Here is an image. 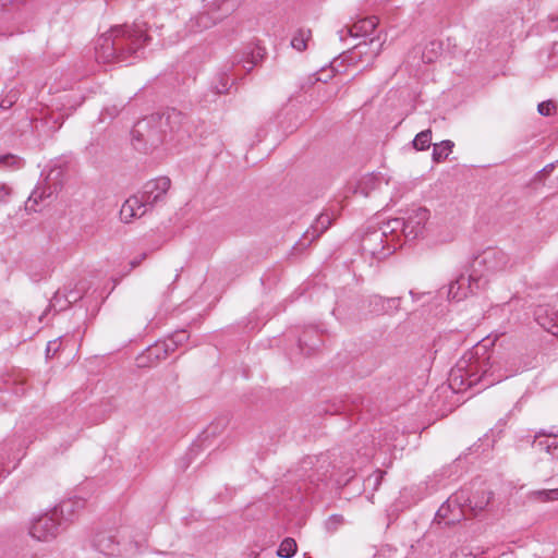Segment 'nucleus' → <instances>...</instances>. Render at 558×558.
Segmentation results:
<instances>
[{"label": "nucleus", "mask_w": 558, "mask_h": 558, "mask_svg": "<svg viewBox=\"0 0 558 558\" xmlns=\"http://www.w3.org/2000/svg\"><path fill=\"white\" fill-rule=\"evenodd\" d=\"M501 362L499 353L488 350L484 344H476L474 350L464 355L449 373V386L454 392L480 386L488 388L512 376Z\"/></svg>", "instance_id": "f257e3e1"}, {"label": "nucleus", "mask_w": 558, "mask_h": 558, "mask_svg": "<svg viewBox=\"0 0 558 558\" xmlns=\"http://www.w3.org/2000/svg\"><path fill=\"white\" fill-rule=\"evenodd\" d=\"M149 41L150 37L138 25L114 26L98 38L95 47L96 59L102 63L129 65L135 60L145 58Z\"/></svg>", "instance_id": "f03ea898"}, {"label": "nucleus", "mask_w": 558, "mask_h": 558, "mask_svg": "<svg viewBox=\"0 0 558 558\" xmlns=\"http://www.w3.org/2000/svg\"><path fill=\"white\" fill-rule=\"evenodd\" d=\"M170 185L171 181L167 177H160L146 182L140 194L129 197L122 205L120 209L121 220L129 223L133 218H140L145 215L155 205L163 203Z\"/></svg>", "instance_id": "7ed1b4c3"}, {"label": "nucleus", "mask_w": 558, "mask_h": 558, "mask_svg": "<svg viewBox=\"0 0 558 558\" xmlns=\"http://www.w3.org/2000/svg\"><path fill=\"white\" fill-rule=\"evenodd\" d=\"M131 134L134 148L141 151H147L165 142L162 124L157 112L137 121Z\"/></svg>", "instance_id": "20e7f679"}, {"label": "nucleus", "mask_w": 558, "mask_h": 558, "mask_svg": "<svg viewBox=\"0 0 558 558\" xmlns=\"http://www.w3.org/2000/svg\"><path fill=\"white\" fill-rule=\"evenodd\" d=\"M513 265L512 258L502 250L488 247L474 257L471 268L477 274H483V279H486L487 274L506 271L511 269Z\"/></svg>", "instance_id": "39448f33"}, {"label": "nucleus", "mask_w": 558, "mask_h": 558, "mask_svg": "<svg viewBox=\"0 0 558 558\" xmlns=\"http://www.w3.org/2000/svg\"><path fill=\"white\" fill-rule=\"evenodd\" d=\"M162 124L165 142H182L190 136L191 125L189 118L182 111L175 108H167L162 112H157Z\"/></svg>", "instance_id": "423d86ee"}, {"label": "nucleus", "mask_w": 558, "mask_h": 558, "mask_svg": "<svg viewBox=\"0 0 558 558\" xmlns=\"http://www.w3.org/2000/svg\"><path fill=\"white\" fill-rule=\"evenodd\" d=\"M361 248L376 259H384L391 255L397 246L389 241L387 230L373 229L363 235Z\"/></svg>", "instance_id": "0eeeda50"}, {"label": "nucleus", "mask_w": 558, "mask_h": 558, "mask_svg": "<svg viewBox=\"0 0 558 558\" xmlns=\"http://www.w3.org/2000/svg\"><path fill=\"white\" fill-rule=\"evenodd\" d=\"M487 282V279H483V274H477L471 268L469 276L460 275L449 284L448 298L449 300L460 302L468 298L469 294H474L484 289Z\"/></svg>", "instance_id": "6e6552de"}, {"label": "nucleus", "mask_w": 558, "mask_h": 558, "mask_svg": "<svg viewBox=\"0 0 558 558\" xmlns=\"http://www.w3.org/2000/svg\"><path fill=\"white\" fill-rule=\"evenodd\" d=\"M238 7V0H215L206 11L195 17V24L201 29L209 28L234 12Z\"/></svg>", "instance_id": "1a4fd4ad"}, {"label": "nucleus", "mask_w": 558, "mask_h": 558, "mask_svg": "<svg viewBox=\"0 0 558 558\" xmlns=\"http://www.w3.org/2000/svg\"><path fill=\"white\" fill-rule=\"evenodd\" d=\"M462 499H464V490L451 495L437 510L435 520L439 524L452 525L466 519V510Z\"/></svg>", "instance_id": "9d476101"}, {"label": "nucleus", "mask_w": 558, "mask_h": 558, "mask_svg": "<svg viewBox=\"0 0 558 558\" xmlns=\"http://www.w3.org/2000/svg\"><path fill=\"white\" fill-rule=\"evenodd\" d=\"M61 529L62 521L51 510L32 522L29 534L37 541L48 542L57 537Z\"/></svg>", "instance_id": "9b49d317"}, {"label": "nucleus", "mask_w": 558, "mask_h": 558, "mask_svg": "<svg viewBox=\"0 0 558 558\" xmlns=\"http://www.w3.org/2000/svg\"><path fill=\"white\" fill-rule=\"evenodd\" d=\"M429 219V210L424 207L412 208L408 211L404 221V239L413 241L424 232L425 225Z\"/></svg>", "instance_id": "f8f14e48"}, {"label": "nucleus", "mask_w": 558, "mask_h": 558, "mask_svg": "<svg viewBox=\"0 0 558 558\" xmlns=\"http://www.w3.org/2000/svg\"><path fill=\"white\" fill-rule=\"evenodd\" d=\"M536 323L546 331L558 336V302L555 305H538L534 311Z\"/></svg>", "instance_id": "ddd939ff"}, {"label": "nucleus", "mask_w": 558, "mask_h": 558, "mask_svg": "<svg viewBox=\"0 0 558 558\" xmlns=\"http://www.w3.org/2000/svg\"><path fill=\"white\" fill-rule=\"evenodd\" d=\"M327 463V457L320 456V457H306L301 462V469L304 472H310L306 474V480L310 482V484L317 485L318 482L324 481V478L327 477L328 470L325 469L324 471H320V469H324V464Z\"/></svg>", "instance_id": "4468645a"}, {"label": "nucleus", "mask_w": 558, "mask_h": 558, "mask_svg": "<svg viewBox=\"0 0 558 558\" xmlns=\"http://www.w3.org/2000/svg\"><path fill=\"white\" fill-rule=\"evenodd\" d=\"M57 192V185H50L46 182H39L33 192L31 193L29 197L27 198L25 203V209L29 213H36L39 209L37 206L45 202L46 199L52 197V195Z\"/></svg>", "instance_id": "2eb2a0df"}, {"label": "nucleus", "mask_w": 558, "mask_h": 558, "mask_svg": "<svg viewBox=\"0 0 558 558\" xmlns=\"http://www.w3.org/2000/svg\"><path fill=\"white\" fill-rule=\"evenodd\" d=\"M493 494L485 489L477 490L471 497L466 495L464 492V499H462V504L466 510V517L469 512L473 515H477L482 512L490 502Z\"/></svg>", "instance_id": "dca6fc26"}, {"label": "nucleus", "mask_w": 558, "mask_h": 558, "mask_svg": "<svg viewBox=\"0 0 558 558\" xmlns=\"http://www.w3.org/2000/svg\"><path fill=\"white\" fill-rule=\"evenodd\" d=\"M85 501L81 498H73L61 501L52 510L54 515L62 521V524L74 519L75 514L84 507Z\"/></svg>", "instance_id": "f3484780"}, {"label": "nucleus", "mask_w": 558, "mask_h": 558, "mask_svg": "<svg viewBox=\"0 0 558 558\" xmlns=\"http://www.w3.org/2000/svg\"><path fill=\"white\" fill-rule=\"evenodd\" d=\"M93 545L96 550L108 556H113L119 553V543L110 532L98 533L93 541Z\"/></svg>", "instance_id": "a211bd4d"}, {"label": "nucleus", "mask_w": 558, "mask_h": 558, "mask_svg": "<svg viewBox=\"0 0 558 558\" xmlns=\"http://www.w3.org/2000/svg\"><path fill=\"white\" fill-rule=\"evenodd\" d=\"M322 343L323 341L320 336L315 328L305 330L299 338V348L301 352L306 355L314 353L322 345Z\"/></svg>", "instance_id": "6ab92c4d"}, {"label": "nucleus", "mask_w": 558, "mask_h": 558, "mask_svg": "<svg viewBox=\"0 0 558 558\" xmlns=\"http://www.w3.org/2000/svg\"><path fill=\"white\" fill-rule=\"evenodd\" d=\"M331 225L330 217L328 215H320L314 226H312V230H307L303 239L298 243L300 246H304L307 243L313 242L315 239L319 238L322 233H324L329 226Z\"/></svg>", "instance_id": "aec40b11"}, {"label": "nucleus", "mask_w": 558, "mask_h": 558, "mask_svg": "<svg viewBox=\"0 0 558 558\" xmlns=\"http://www.w3.org/2000/svg\"><path fill=\"white\" fill-rule=\"evenodd\" d=\"M378 24L376 16H367L355 22L349 29L352 37H366L373 34Z\"/></svg>", "instance_id": "412c9836"}, {"label": "nucleus", "mask_w": 558, "mask_h": 558, "mask_svg": "<svg viewBox=\"0 0 558 558\" xmlns=\"http://www.w3.org/2000/svg\"><path fill=\"white\" fill-rule=\"evenodd\" d=\"M263 57L264 50L262 48H257L254 51L244 52L241 57L236 56L232 62V66L242 64L243 70L248 73L263 59Z\"/></svg>", "instance_id": "4be33fe9"}, {"label": "nucleus", "mask_w": 558, "mask_h": 558, "mask_svg": "<svg viewBox=\"0 0 558 558\" xmlns=\"http://www.w3.org/2000/svg\"><path fill=\"white\" fill-rule=\"evenodd\" d=\"M380 185V178L374 174H367L363 177L356 186L355 193H359L365 197L369 195V193L376 190Z\"/></svg>", "instance_id": "5701e85b"}, {"label": "nucleus", "mask_w": 558, "mask_h": 558, "mask_svg": "<svg viewBox=\"0 0 558 558\" xmlns=\"http://www.w3.org/2000/svg\"><path fill=\"white\" fill-rule=\"evenodd\" d=\"M10 391L15 396H23L25 393V380L20 375H10L4 380V387L0 388V391Z\"/></svg>", "instance_id": "b1692460"}, {"label": "nucleus", "mask_w": 558, "mask_h": 558, "mask_svg": "<svg viewBox=\"0 0 558 558\" xmlns=\"http://www.w3.org/2000/svg\"><path fill=\"white\" fill-rule=\"evenodd\" d=\"M170 352H171V350L168 349V344L163 340V341H158L154 345L149 347L146 350V356L150 361L158 362L160 360L166 359Z\"/></svg>", "instance_id": "393cba45"}, {"label": "nucleus", "mask_w": 558, "mask_h": 558, "mask_svg": "<svg viewBox=\"0 0 558 558\" xmlns=\"http://www.w3.org/2000/svg\"><path fill=\"white\" fill-rule=\"evenodd\" d=\"M312 39V31L306 28H299L291 39V46L298 51H304L307 48V43Z\"/></svg>", "instance_id": "a878e982"}, {"label": "nucleus", "mask_w": 558, "mask_h": 558, "mask_svg": "<svg viewBox=\"0 0 558 558\" xmlns=\"http://www.w3.org/2000/svg\"><path fill=\"white\" fill-rule=\"evenodd\" d=\"M379 230H387V235L389 236V241L395 244V240L398 238L397 232L401 231L404 236V221L403 218H395L388 220L383 228Z\"/></svg>", "instance_id": "bb28decb"}, {"label": "nucleus", "mask_w": 558, "mask_h": 558, "mask_svg": "<svg viewBox=\"0 0 558 558\" xmlns=\"http://www.w3.org/2000/svg\"><path fill=\"white\" fill-rule=\"evenodd\" d=\"M454 144L453 142L446 140L440 143L434 144L433 147V160L435 162H440L445 160L449 154L452 151Z\"/></svg>", "instance_id": "cd10ccee"}, {"label": "nucleus", "mask_w": 558, "mask_h": 558, "mask_svg": "<svg viewBox=\"0 0 558 558\" xmlns=\"http://www.w3.org/2000/svg\"><path fill=\"white\" fill-rule=\"evenodd\" d=\"M442 45L439 41L433 40L428 43L422 51V59L425 63L434 62L441 53Z\"/></svg>", "instance_id": "c85d7f7f"}, {"label": "nucleus", "mask_w": 558, "mask_h": 558, "mask_svg": "<svg viewBox=\"0 0 558 558\" xmlns=\"http://www.w3.org/2000/svg\"><path fill=\"white\" fill-rule=\"evenodd\" d=\"M557 436L556 435H545L539 434L535 436L533 441V447L537 448L541 451H545L549 453L556 444Z\"/></svg>", "instance_id": "c756f323"}, {"label": "nucleus", "mask_w": 558, "mask_h": 558, "mask_svg": "<svg viewBox=\"0 0 558 558\" xmlns=\"http://www.w3.org/2000/svg\"><path fill=\"white\" fill-rule=\"evenodd\" d=\"M233 85V81H230V76L226 73H219L216 82L211 86V90L215 95H221L228 93L230 87Z\"/></svg>", "instance_id": "7c9ffc66"}, {"label": "nucleus", "mask_w": 558, "mask_h": 558, "mask_svg": "<svg viewBox=\"0 0 558 558\" xmlns=\"http://www.w3.org/2000/svg\"><path fill=\"white\" fill-rule=\"evenodd\" d=\"M298 545L294 538L286 537L279 545L277 555L281 558H291L295 555Z\"/></svg>", "instance_id": "2f4dec72"}, {"label": "nucleus", "mask_w": 558, "mask_h": 558, "mask_svg": "<svg viewBox=\"0 0 558 558\" xmlns=\"http://www.w3.org/2000/svg\"><path fill=\"white\" fill-rule=\"evenodd\" d=\"M189 339V333L186 330H177L174 331L170 337H168L165 341L168 344V349L173 352L177 350L180 345H182L185 341Z\"/></svg>", "instance_id": "473e14b6"}, {"label": "nucleus", "mask_w": 558, "mask_h": 558, "mask_svg": "<svg viewBox=\"0 0 558 558\" xmlns=\"http://www.w3.org/2000/svg\"><path fill=\"white\" fill-rule=\"evenodd\" d=\"M432 142V131L430 130H424L416 134V136L413 140V146L417 150H425L429 148Z\"/></svg>", "instance_id": "72a5a7b5"}, {"label": "nucleus", "mask_w": 558, "mask_h": 558, "mask_svg": "<svg viewBox=\"0 0 558 558\" xmlns=\"http://www.w3.org/2000/svg\"><path fill=\"white\" fill-rule=\"evenodd\" d=\"M368 312L376 315L385 314V298L378 294L371 295L367 300Z\"/></svg>", "instance_id": "f704fd0d"}, {"label": "nucleus", "mask_w": 558, "mask_h": 558, "mask_svg": "<svg viewBox=\"0 0 558 558\" xmlns=\"http://www.w3.org/2000/svg\"><path fill=\"white\" fill-rule=\"evenodd\" d=\"M23 165H24L23 159H21L20 157L15 156V155L7 154V155L0 156V167L19 169V168L23 167Z\"/></svg>", "instance_id": "c9c22d12"}, {"label": "nucleus", "mask_w": 558, "mask_h": 558, "mask_svg": "<svg viewBox=\"0 0 558 558\" xmlns=\"http://www.w3.org/2000/svg\"><path fill=\"white\" fill-rule=\"evenodd\" d=\"M533 495L537 500L543 502L558 500V488L537 490L534 492Z\"/></svg>", "instance_id": "e433bc0d"}, {"label": "nucleus", "mask_w": 558, "mask_h": 558, "mask_svg": "<svg viewBox=\"0 0 558 558\" xmlns=\"http://www.w3.org/2000/svg\"><path fill=\"white\" fill-rule=\"evenodd\" d=\"M401 298H385V314H393L400 310Z\"/></svg>", "instance_id": "4c0bfd02"}, {"label": "nucleus", "mask_w": 558, "mask_h": 558, "mask_svg": "<svg viewBox=\"0 0 558 558\" xmlns=\"http://www.w3.org/2000/svg\"><path fill=\"white\" fill-rule=\"evenodd\" d=\"M557 110V106L553 100H546L537 106V111L539 114L548 117L553 114Z\"/></svg>", "instance_id": "58836bf2"}, {"label": "nucleus", "mask_w": 558, "mask_h": 558, "mask_svg": "<svg viewBox=\"0 0 558 558\" xmlns=\"http://www.w3.org/2000/svg\"><path fill=\"white\" fill-rule=\"evenodd\" d=\"M385 472L384 471H380V470H377L375 471L372 475H369L366 480V483L368 485H372L373 486V489H378V487L380 486L381 484V481H383V476H384Z\"/></svg>", "instance_id": "ea45409f"}, {"label": "nucleus", "mask_w": 558, "mask_h": 558, "mask_svg": "<svg viewBox=\"0 0 558 558\" xmlns=\"http://www.w3.org/2000/svg\"><path fill=\"white\" fill-rule=\"evenodd\" d=\"M343 517L341 514H332L328 518L326 526L328 531H336L339 525L343 523Z\"/></svg>", "instance_id": "a19ab883"}, {"label": "nucleus", "mask_w": 558, "mask_h": 558, "mask_svg": "<svg viewBox=\"0 0 558 558\" xmlns=\"http://www.w3.org/2000/svg\"><path fill=\"white\" fill-rule=\"evenodd\" d=\"M11 187L5 184L0 185V204H7L11 195Z\"/></svg>", "instance_id": "79ce46f5"}, {"label": "nucleus", "mask_w": 558, "mask_h": 558, "mask_svg": "<svg viewBox=\"0 0 558 558\" xmlns=\"http://www.w3.org/2000/svg\"><path fill=\"white\" fill-rule=\"evenodd\" d=\"M120 111V108L118 106H113L112 108L106 107L101 113L100 119L105 120V116H108L110 119L114 118Z\"/></svg>", "instance_id": "37998d69"}, {"label": "nucleus", "mask_w": 558, "mask_h": 558, "mask_svg": "<svg viewBox=\"0 0 558 558\" xmlns=\"http://www.w3.org/2000/svg\"><path fill=\"white\" fill-rule=\"evenodd\" d=\"M77 430L78 429H77L76 424L70 428V434H69V439L66 440V446H69L75 439Z\"/></svg>", "instance_id": "c03bdc74"}, {"label": "nucleus", "mask_w": 558, "mask_h": 558, "mask_svg": "<svg viewBox=\"0 0 558 558\" xmlns=\"http://www.w3.org/2000/svg\"><path fill=\"white\" fill-rule=\"evenodd\" d=\"M555 168V163H549L547 166H545L541 171L539 173H544V174H548L550 173Z\"/></svg>", "instance_id": "a18cd8bd"}, {"label": "nucleus", "mask_w": 558, "mask_h": 558, "mask_svg": "<svg viewBox=\"0 0 558 558\" xmlns=\"http://www.w3.org/2000/svg\"><path fill=\"white\" fill-rule=\"evenodd\" d=\"M145 257H146V254L144 253V254H142V255H141V257H140L138 259H133V260L130 263L131 268H135V267H137V266L141 264V262H142Z\"/></svg>", "instance_id": "49530a36"}, {"label": "nucleus", "mask_w": 558, "mask_h": 558, "mask_svg": "<svg viewBox=\"0 0 558 558\" xmlns=\"http://www.w3.org/2000/svg\"><path fill=\"white\" fill-rule=\"evenodd\" d=\"M549 454H550L554 459H558V438L556 439V444L554 445V448L551 449V451L549 452Z\"/></svg>", "instance_id": "de8ad7c7"}, {"label": "nucleus", "mask_w": 558, "mask_h": 558, "mask_svg": "<svg viewBox=\"0 0 558 558\" xmlns=\"http://www.w3.org/2000/svg\"><path fill=\"white\" fill-rule=\"evenodd\" d=\"M556 54H558V43L554 44L550 56L554 57Z\"/></svg>", "instance_id": "09e8293b"}, {"label": "nucleus", "mask_w": 558, "mask_h": 558, "mask_svg": "<svg viewBox=\"0 0 558 558\" xmlns=\"http://www.w3.org/2000/svg\"><path fill=\"white\" fill-rule=\"evenodd\" d=\"M12 104H13L12 101L2 100L1 101V107L4 108V109L5 108H10L12 106Z\"/></svg>", "instance_id": "8fccbe9b"}, {"label": "nucleus", "mask_w": 558, "mask_h": 558, "mask_svg": "<svg viewBox=\"0 0 558 558\" xmlns=\"http://www.w3.org/2000/svg\"><path fill=\"white\" fill-rule=\"evenodd\" d=\"M52 343L53 342H49L48 343V347H47V350H46L48 356H49V353L52 352V349H51Z\"/></svg>", "instance_id": "3c124183"}, {"label": "nucleus", "mask_w": 558, "mask_h": 558, "mask_svg": "<svg viewBox=\"0 0 558 558\" xmlns=\"http://www.w3.org/2000/svg\"><path fill=\"white\" fill-rule=\"evenodd\" d=\"M409 293H410V295L412 296L413 300L416 299L417 294L413 290H411Z\"/></svg>", "instance_id": "603ef678"}, {"label": "nucleus", "mask_w": 558, "mask_h": 558, "mask_svg": "<svg viewBox=\"0 0 558 558\" xmlns=\"http://www.w3.org/2000/svg\"><path fill=\"white\" fill-rule=\"evenodd\" d=\"M362 47H363V45H362V44L356 45V48H357V49H361Z\"/></svg>", "instance_id": "864d4df0"}]
</instances>
